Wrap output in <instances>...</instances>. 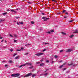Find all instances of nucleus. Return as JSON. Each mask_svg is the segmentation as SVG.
Returning <instances> with one entry per match:
<instances>
[{"label": "nucleus", "instance_id": "obj_59", "mask_svg": "<svg viewBox=\"0 0 78 78\" xmlns=\"http://www.w3.org/2000/svg\"><path fill=\"white\" fill-rule=\"evenodd\" d=\"M54 2H55V3H57V2L55 0L54 1Z\"/></svg>", "mask_w": 78, "mask_h": 78}, {"label": "nucleus", "instance_id": "obj_33", "mask_svg": "<svg viewBox=\"0 0 78 78\" xmlns=\"http://www.w3.org/2000/svg\"><path fill=\"white\" fill-rule=\"evenodd\" d=\"M10 51H13V49H10Z\"/></svg>", "mask_w": 78, "mask_h": 78}, {"label": "nucleus", "instance_id": "obj_52", "mask_svg": "<svg viewBox=\"0 0 78 78\" xmlns=\"http://www.w3.org/2000/svg\"><path fill=\"white\" fill-rule=\"evenodd\" d=\"M48 44V43H45V45H46V44Z\"/></svg>", "mask_w": 78, "mask_h": 78}, {"label": "nucleus", "instance_id": "obj_2", "mask_svg": "<svg viewBox=\"0 0 78 78\" xmlns=\"http://www.w3.org/2000/svg\"><path fill=\"white\" fill-rule=\"evenodd\" d=\"M43 54H44V53H38L36 54H35V55H36V56H42V55H43Z\"/></svg>", "mask_w": 78, "mask_h": 78}, {"label": "nucleus", "instance_id": "obj_62", "mask_svg": "<svg viewBox=\"0 0 78 78\" xmlns=\"http://www.w3.org/2000/svg\"><path fill=\"white\" fill-rule=\"evenodd\" d=\"M0 39H3L2 37H0Z\"/></svg>", "mask_w": 78, "mask_h": 78}, {"label": "nucleus", "instance_id": "obj_39", "mask_svg": "<svg viewBox=\"0 0 78 78\" xmlns=\"http://www.w3.org/2000/svg\"><path fill=\"white\" fill-rule=\"evenodd\" d=\"M19 18H20V17H16V19H19Z\"/></svg>", "mask_w": 78, "mask_h": 78}, {"label": "nucleus", "instance_id": "obj_7", "mask_svg": "<svg viewBox=\"0 0 78 78\" xmlns=\"http://www.w3.org/2000/svg\"><path fill=\"white\" fill-rule=\"evenodd\" d=\"M11 12H15V13H16L17 12L16 11H15L14 10H11Z\"/></svg>", "mask_w": 78, "mask_h": 78}, {"label": "nucleus", "instance_id": "obj_49", "mask_svg": "<svg viewBox=\"0 0 78 78\" xmlns=\"http://www.w3.org/2000/svg\"><path fill=\"white\" fill-rule=\"evenodd\" d=\"M28 3H29V4H31V2H28Z\"/></svg>", "mask_w": 78, "mask_h": 78}, {"label": "nucleus", "instance_id": "obj_60", "mask_svg": "<svg viewBox=\"0 0 78 78\" xmlns=\"http://www.w3.org/2000/svg\"><path fill=\"white\" fill-rule=\"evenodd\" d=\"M40 76H41V75H42V74H40Z\"/></svg>", "mask_w": 78, "mask_h": 78}, {"label": "nucleus", "instance_id": "obj_36", "mask_svg": "<svg viewBox=\"0 0 78 78\" xmlns=\"http://www.w3.org/2000/svg\"><path fill=\"white\" fill-rule=\"evenodd\" d=\"M47 33H48V34H50L51 32H50L49 31V32H47Z\"/></svg>", "mask_w": 78, "mask_h": 78}, {"label": "nucleus", "instance_id": "obj_12", "mask_svg": "<svg viewBox=\"0 0 78 78\" xmlns=\"http://www.w3.org/2000/svg\"><path fill=\"white\" fill-rule=\"evenodd\" d=\"M14 37H17V34H14Z\"/></svg>", "mask_w": 78, "mask_h": 78}, {"label": "nucleus", "instance_id": "obj_40", "mask_svg": "<svg viewBox=\"0 0 78 78\" xmlns=\"http://www.w3.org/2000/svg\"><path fill=\"white\" fill-rule=\"evenodd\" d=\"M62 51H63V50H60V52H62Z\"/></svg>", "mask_w": 78, "mask_h": 78}, {"label": "nucleus", "instance_id": "obj_58", "mask_svg": "<svg viewBox=\"0 0 78 78\" xmlns=\"http://www.w3.org/2000/svg\"><path fill=\"white\" fill-rule=\"evenodd\" d=\"M2 22H5V20H2Z\"/></svg>", "mask_w": 78, "mask_h": 78}, {"label": "nucleus", "instance_id": "obj_3", "mask_svg": "<svg viewBox=\"0 0 78 78\" xmlns=\"http://www.w3.org/2000/svg\"><path fill=\"white\" fill-rule=\"evenodd\" d=\"M15 77H18V76H19L20 75V74L17 73V74H15Z\"/></svg>", "mask_w": 78, "mask_h": 78}, {"label": "nucleus", "instance_id": "obj_44", "mask_svg": "<svg viewBox=\"0 0 78 78\" xmlns=\"http://www.w3.org/2000/svg\"><path fill=\"white\" fill-rule=\"evenodd\" d=\"M66 70V68H64L63 69V70Z\"/></svg>", "mask_w": 78, "mask_h": 78}, {"label": "nucleus", "instance_id": "obj_48", "mask_svg": "<svg viewBox=\"0 0 78 78\" xmlns=\"http://www.w3.org/2000/svg\"><path fill=\"white\" fill-rule=\"evenodd\" d=\"M29 65H30V66H31V65H32V64H31V63H29Z\"/></svg>", "mask_w": 78, "mask_h": 78}, {"label": "nucleus", "instance_id": "obj_61", "mask_svg": "<svg viewBox=\"0 0 78 78\" xmlns=\"http://www.w3.org/2000/svg\"><path fill=\"white\" fill-rule=\"evenodd\" d=\"M64 19H66V18H67V17H66V16H64Z\"/></svg>", "mask_w": 78, "mask_h": 78}, {"label": "nucleus", "instance_id": "obj_46", "mask_svg": "<svg viewBox=\"0 0 78 78\" xmlns=\"http://www.w3.org/2000/svg\"><path fill=\"white\" fill-rule=\"evenodd\" d=\"M23 48H22V47H21V50H23Z\"/></svg>", "mask_w": 78, "mask_h": 78}, {"label": "nucleus", "instance_id": "obj_37", "mask_svg": "<svg viewBox=\"0 0 78 78\" xmlns=\"http://www.w3.org/2000/svg\"><path fill=\"white\" fill-rule=\"evenodd\" d=\"M43 60H44L43 59H41V62H42V61H43Z\"/></svg>", "mask_w": 78, "mask_h": 78}, {"label": "nucleus", "instance_id": "obj_30", "mask_svg": "<svg viewBox=\"0 0 78 78\" xmlns=\"http://www.w3.org/2000/svg\"><path fill=\"white\" fill-rule=\"evenodd\" d=\"M10 36L11 37H13V36H12V35L11 34H10Z\"/></svg>", "mask_w": 78, "mask_h": 78}, {"label": "nucleus", "instance_id": "obj_21", "mask_svg": "<svg viewBox=\"0 0 78 78\" xmlns=\"http://www.w3.org/2000/svg\"><path fill=\"white\" fill-rule=\"evenodd\" d=\"M9 62H10V63H12V60H10Z\"/></svg>", "mask_w": 78, "mask_h": 78}, {"label": "nucleus", "instance_id": "obj_27", "mask_svg": "<svg viewBox=\"0 0 78 78\" xmlns=\"http://www.w3.org/2000/svg\"><path fill=\"white\" fill-rule=\"evenodd\" d=\"M46 18L45 17H42V19H45Z\"/></svg>", "mask_w": 78, "mask_h": 78}, {"label": "nucleus", "instance_id": "obj_23", "mask_svg": "<svg viewBox=\"0 0 78 78\" xmlns=\"http://www.w3.org/2000/svg\"><path fill=\"white\" fill-rule=\"evenodd\" d=\"M19 23H20V24H23V22H19Z\"/></svg>", "mask_w": 78, "mask_h": 78}, {"label": "nucleus", "instance_id": "obj_57", "mask_svg": "<svg viewBox=\"0 0 78 78\" xmlns=\"http://www.w3.org/2000/svg\"><path fill=\"white\" fill-rule=\"evenodd\" d=\"M26 64L27 65V64H28L29 65V63H26Z\"/></svg>", "mask_w": 78, "mask_h": 78}, {"label": "nucleus", "instance_id": "obj_54", "mask_svg": "<svg viewBox=\"0 0 78 78\" xmlns=\"http://www.w3.org/2000/svg\"><path fill=\"white\" fill-rule=\"evenodd\" d=\"M66 14H67H67H69V13H68V12H66Z\"/></svg>", "mask_w": 78, "mask_h": 78}, {"label": "nucleus", "instance_id": "obj_64", "mask_svg": "<svg viewBox=\"0 0 78 78\" xmlns=\"http://www.w3.org/2000/svg\"><path fill=\"white\" fill-rule=\"evenodd\" d=\"M27 44L25 45V46H26H26H27Z\"/></svg>", "mask_w": 78, "mask_h": 78}, {"label": "nucleus", "instance_id": "obj_56", "mask_svg": "<svg viewBox=\"0 0 78 78\" xmlns=\"http://www.w3.org/2000/svg\"><path fill=\"white\" fill-rule=\"evenodd\" d=\"M8 66V65H5V67H7Z\"/></svg>", "mask_w": 78, "mask_h": 78}, {"label": "nucleus", "instance_id": "obj_28", "mask_svg": "<svg viewBox=\"0 0 78 78\" xmlns=\"http://www.w3.org/2000/svg\"><path fill=\"white\" fill-rule=\"evenodd\" d=\"M17 55V54H15L13 55V56H15L16 55Z\"/></svg>", "mask_w": 78, "mask_h": 78}, {"label": "nucleus", "instance_id": "obj_5", "mask_svg": "<svg viewBox=\"0 0 78 78\" xmlns=\"http://www.w3.org/2000/svg\"><path fill=\"white\" fill-rule=\"evenodd\" d=\"M73 33H78V30H76L75 32H73Z\"/></svg>", "mask_w": 78, "mask_h": 78}, {"label": "nucleus", "instance_id": "obj_63", "mask_svg": "<svg viewBox=\"0 0 78 78\" xmlns=\"http://www.w3.org/2000/svg\"><path fill=\"white\" fill-rule=\"evenodd\" d=\"M73 66H76V65H73Z\"/></svg>", "mask_w": 78, "mask_h": 78}, {"label": "nucleus", "instance_id": "obj_32", "mask_svg": "<svg viewBox=\"0 0 78 78\" xmlns=\"http://www.w3.org/2000/svg\"><path fill=\"white\" fill-rule=\"evenodd\" d=\"M25 55H28V53H26V54H25Z\"/></svg>", "mask_w": 78, "mask_h": 78}, {"label": "nucleus", "instance_id": "obj_43", "mask_svg": "<svg viewBox=\"0 0 78 78\" xmlns=\"http://www.w3.org/2000/svg\"><path fill=\"white\" fill-rule=\"evenodd\" d=\"M46 62H49V61H48V60H47L46 61Z\"/></svg>", "mask_w": 78, "mask_h": 78}, {"label": "nucleus", "instance_id": "obj_22", "mask_svg": "<svg viewBox=\"0 0 78 78\" xmlns=\"http://www.w3.org/2000/svg\"><path fill=\"white\" fill-rule=\"evenodd\" d=\"M16 51H21V50L20 49H17L16 50Z\"/></svg>", "mask_w": 78, "mask_h": 78}, {"label": "nucleus", "instance_id": "obj_41", "mask_svg": "<svg viewBox=\"0 0 78 78\" xmlns=\"http://www.w3.org/2000/svg\"><path fill=\"white\" fill-rule=\"evenodd\" d=\"M66 63H64L62 65H63V66H64V65H66Z\"/></svg>", "mask_w": 78, "mask_h": 78}, {"label": "nucleus", "instance_id": "obj_24", "mask_svg": "<svg viewBox=\"0 0 78 78\" xmlns=\"http://www.w3.org/2000/svg\"><path fill=\"white\" fill-rule=\"evenodd\" d=\"M65 12H66V10H64L62 12L63 13H64Z\"/></svg>", "mask_w": 78, "mask_h": 78}, {"label": "nucleus", "instance_id": "obj_18", "mask_svg": "<svg viewBox=\"0 0 78 78\" xmlns=\"http://www.w3.org/2000/svg\"><path fill=\"white\" fill-rule=\"evenodd\" d=\"M74 35H70L69 36L70 37H71V38H72V37H73Z\"/></svg>", "mask_w": 78, "mask_h": 78}, {"label": "nucleus", "instance_id": "obj_25", "mask_svg": "<svg viewBox=\"0 0 78 78\" xmlns=\"http://www.w3.org/2000/svg\"><path fill=\"white\" fill-rule=\"evenodd\" d=\"M14 42H17V40H14Z\"/></svg>", "mask_w": 78, "mask_h": 78}, {"label": "nucleus", "instance_id": "obj_14", "mask_svg": "<svg viewBox=\"0 0 78 78\" xmlns=\"http://www.w3.org/2000/svg\"><path fill=\"white\" fill-rule=\"evenodd\" d=\"M48 19V18H47L46 19H44V21H47Z\"/></svg>", "mask_w": 78, "mask_h": 78}, {"label": "nucleus", "instance_id": "obj_8", "mask_svg": "<svg viewBox=\"0 0 78 78\" xmlns=\"http://www.w3.org/2000/svg\"><path fill=\"white\" fill-rule=\"evenodd\" d=\"M8 13L7 12H5L2 13V15H4V16H5V15H6Z\"/></svg>", "mask_w": 78, "mask_h": 78}, {"label": "nucleus", "instance_id": "obj_6", "mask_svg": "<svg viewBox=\"0 0 78 78\" xmlns=\"http://www.w3.org/2000/svg\"><path fill=\"white\" fill-rule=\"evenodd\" d=\"M36 76V74L35 73L32 75V76L33 78H34V77H35V76Z\"/></svg>", "mask_w": 78, "mask_h": 78}, {"label": "nucleus", "instance_id": "obj_35", "mask_svg": "<svg viewBox=\"0 0 78 78\" xmlns=\"http://www.w3.org/2000/svg\"><path fill=\"white\" fill-rule=\"evenodd\" d=\"M23 66V65H21V66H19L20 68L21 67H22V66Z\"/></svg>", "mask_w": 78, "mask_h": 78}, {"label": "nucleus", "instance_id": "obj_38", "mask_svg": "<svg viewBox=\"0 0 78 78\" xmlns=\"http://www.w3.org/2000/svg\"><path fill=\"white\" fill-rule=\"evenodd\" d=\"M48 74V73H46L44 74V75H47Z\"/></svg>", "mask_w": 78, "mask_h": 78}, {"label": "nucleus", "instance_id": "obj_55", "mask_svg": "<svg viewBox=\"0 0 78 78\" xmlns=\"http://www.w3.org/2000/svg\"><path fill=\"white\" fill-rule=\"evenodd\" d=\"M17 24L18 25H19V23H17Z\"/></svg>", "mask_w": 78, "mask_h": 78}, {"label": "nucleus", "instance_id": "obj_11", "mask_svg": "<svg viewBox=\"0 0 78 78\" xmlns=\"http://www.w3.org/2000/svg\"><path fill=\"white\" fill-rule=\"evenodd\" d=\"M73 20H70V21H69V23H70V22H73Z\"/></svg>", "mask_w": 78, "mask_h": 78}, {"label": "nucleus", "instance_id": "obj_34", "mask_svg": "<svg viewBox=\"0 0 78 78\" xmlns=\"http://www.w3.org/2000/svg\"><path fill=\"white\" fill-rule=\"evenodd\" d=\"M19 58V57L16 56V57L15 59H17V58Z\"/></svg>", "mask_w": 78, "mask_h": 78}, {"label": "nucleus", "instance_id": "obj_17", "mask_svg": "<svg viewBox=\"0 0 78 78\" xmlns=\"http://www.w3.org/2000/svg\"><path fill=\"white\" fill-rule=\"evenodd\" d=\"M63 65H61L59 67V68H60V69H61V68H62V67H63Z\"/></svg>", "mask_w": 78, "mask_h": 78}, {"label": "nucleus", "instance_id": "obj_26", "mask_svg": "<svg viewBox=\"0 0 78 78\" xmlns=\"http://www.w3.org/2000/svg\"><path fill=\"white\" fill-rule=\"evenodd\" d=\"M2 21H3V20L2 19H1L0 20V22H2Z\"/></svg>", "mask_w": 78, "mask_h": 78}, {"label": "nucleus", "instance_id": "obj_50", "mask_svg": "<svg viewBox=\"0 0 78 78\" xmlns=\"http://www.w3.org/2000/svg\"><path fill=\"white\" fill-rule=\"evenodd\" d=\"M2 62H5V61H2Z\"/></svg>", "mask_w": 78, "mask_h": 78}, {"label": "nucleus", "instance_id": "obj_29", "mask_svg": "<svg viewBox=\"0 0 78 78\" xmlns=\"http://www.w3.org/2000/svg\"><path fill=\"white\" fill-rule=\"evenodd\" d=\"M46 51V49H44L43 50V51H43V52H44V51Z\"/></svg>", "mask_w": 78, "mask_h": 78}, {"label": "nucleus", "instance_id": "obj_10", "mask_svg": "<svg viewBox=\"0 0 78 78\" xmlns=\"http://www.w3.org/2000/svg\"><path fill=\"white\" fill-rule=\"evenodd\" d=\"M40 66H44V63H41V64H40Z\"/></svg>", "mask_w": 78, "mask_h": 78}, {"label": "nucleus", "instance_id": "obj_47", "mask_svg": "<svg viewBox=\"0 0 78 78\" xmlns=\"http://www.w3.org/2000/svg\"><path fill=\"white\" fill-rule=\"evenodd\" d=\"M48 70V69H47L46 70V71H45V72H47Z\"/></svg>", "mask_w": 78, "mask_h": 78}, {"label": "nucleus", "instance_id": "obj_42", "mask_svg": "<svg viewBox=\"0 0 78 78\" xmlns=\"http://www.w3.org/2000/svg\"><path fill=\"white\" fill-rule=\"evenodd\" d=\"M7 11H10V10L8 9L7 10Z\"/></svg>", "mask_w": 78, "mask_h": 78}, {"label": "nucleus", "instance_id": "obj_13", "mask_svg": "<svg viewBox=\"0 0 78 78\" xmlns=\"http://www.w3.org/2000/svg\"><path fill=\"white\" fill-rule=\"evenodd\" d=\"M72 65H73V63H72L70 64H68V66H72Z\"/></svg>", "mask_w": 78, "mask_h": 78}, {"label": "nucleus", "instance_id": "obj_4", "mask_svg": "<svg viewBox=\"0 0 78 78\" xmlns=\"http://www.w3.org/2000/svg\"><path fill=\"white\" fill-rule=\"evenodd\" d=\"M72 51V50L71 49H68L66 51V52H70V51Z\"/></svg>", "mask_w": 78, "mask_h": 78}, {"label": "nucleus", "instance_id": "obj_1", "mask_svg": "<svg viewBox=\"0 0 78 78\" xmlns=\"http://www.w3.org/2000/svg\"><path fill=\"white\" fill-rule=\"evenodd\" d=\"M31 75H32V73H30L28 74H27L24 77H28V76H30Z\"/></svg>", "mask_w": 78, "mask_h": 78}, {"label": "nucleus", "instance_id": "obj_31", "mask_svg": "<svg viewBox=\"0 0 78 78\" xmlns=\"http://www.w3.org/2000/svg\"><path fill=\"white\" fill-rule=\"evenodd\" d=\"M31 23H32V24H34V22L33 21L31 22Z\"/></svg>", "mask_w": 78, "mask_h": 78}, {"label": "nucleus", "instance_id": "obj_16", "mask_svg": "<svg viewBox=\"0 0 78 78\" xmlns=\"http://www.w3.org/2000/svg\"><path fill=\"white\" fill-rule=\"evenodd\" d=\"M62 34H63L64 35H66V33L64 32H62Z\"/></svg>", "mask_w": 78, "mask_h": 78}, {"label": "nucleus", "instance_id": "obj_45", "mask_svg": "<svg viewBox=\"0 0 78 78\" xmlns=\"http://www.w3.org/2000/svg\"><path fill=\"white\" fill-rule=\"evenodd\" d=\"M26 65V64H25L23 65V66H25Z\"/></svg>", "mask_w": 78, "mask_h": 78}, {"label": "nucleus", "instance_id": "obj_53", "mask_svg": "<svg viewBox=\"0 0 78 78\" xmlns=\"http://www.w3.org/2000/svg\"><path fill=\"white\" fill-rule=\"evenodd\" d=\"M41 14H42V15H44V13H41Z\"/></svg>", "mask_w": 78, "mask_h": 78}, {"label": "nucleus", "instance_id": "obj_15", "mask_svg": "<svg viewBox=\"0 0 78 78\" xmlns=\"http://www.w3.org/2000/svg\"><path fill=\"white\" fill-rule=\"evenodd\" d=\"M58 56H57V55H55L54 56V58H58Z\"/></svg>", "mask_w": 78, "mask_h": 78}, {"label": "nucleus", "instance_id": "obj_19", "mask_svg": "<svg viewBox=\"0 0 78 78\" xmlns=\"http://www.w3.org/2000/svg\"><path fill=\"white\" fill-rule=\"evenodd\" d=\"M33 66H32L29 67V69H33Z\"/></svg>", "mask_w": 78, "mask_h": 78}, {"label": "nucleus", "instance_id": "obj_9", "mask_svg": "<svg viewBox=\"0 0 78 78\" xmlns=\"http://www.w3.org/2000/svg\"><path fill=\"white\" fill-rule=\"evenodd\" d=\"M11 76H13V77H15V74H12L11 75Z\"/></svg>", "mask_w": 78, "mask_h": 78}, {"label": "nucleus", "instance_id": "obj_51", "mask_svg": "<svg viewBox=\"0 0 78 78\" xmlns=\"http://www.w3.org/2000/svg\"><path fill=\"white\" fill-rule=\"evenodd\" d=\"M4 41V40H2L1 41V42H3Z\"/></svg>", "mask_w": 78, "mask_h": 78}, {"label": "nucleus", "instance_id": "obj_20", "mask_svg": "<svg viewBox=\"0 0 78 78\" xmlns=\"http://www.w3.org/2000/svg\"><path fill=\"white\" fill-rule=\"evenodd\" d=\"M51 32H53L54 33V32H55V31L53 30H51Z\"/></svg>", "mask_w": 78, "mask_h": 78}]
</instances>
